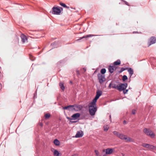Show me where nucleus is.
I'll return each mask as SVG.
<instances>
[{
	"label": "nucleus",
	"mask_w": 156,
	"mask_h": 156,
	"mask_svg": "<svg viewBox=\"0 0 156 156\" xmlns=\"http://www.w3.org/2000/svg\"><path fill=\"white\" fill-rule=\"evenodd\" d=\"M89 112L91 115H94L95 114L97 111V108L96 105V103H94L92 101L90 103L89 105Z\"/></svg>",
	"instance_id": "obj_1"
},
{
	"label": "nucleus",
	"mask_w": 156,
	"mask_h": 156,
	"mask_svg": "<svg viewBox=\"0 0 156 156\" xmlns=\"http://www.w3.org/2000/svg\"><path fill=\"white\" fill-rule=\"evenodd\" d=\"M144 132L147 136L152 138H154L155 136V134L150 129L145 128L143 130Z\"/></svg>",
	"instance_id": "obj_2"
},
{
	"label": "nucleus",
	"mask_w": 156,
	"mask_h": 156,
	"mask_svg": "<svg viewBox=\"0 0 156 156\" xmlns=\"http://www.w3.org/2000/svg\"><path fill=\"white\" fill-rule=\"evenodd\" d=\"M118 137L121 139L125 140L126 141L132 142L133 141L132 139L129 137H127L126 136L122 134L119 133Z\"/></svg>",
	"instance_id": "obj_3"
},
{
	"label": "nucleus",
	"mask_w": 156,
	"mask_h": 156,
	"mask_svg": "<svg viewBox=\"0 0 156 156\" xmlns=\"http://www.w3.org/2000/svg\"><path fill=\"white\" fill-rule=\"evenodd\" d=\"M142 146L149 150H156V147L149 144L143 143L142 144Z\"/></svg>",
	"instance_id": "obj_4"
},
{
	"label": "nucleus",
	"mask_w": 156,
	"mask_h": 156,
	"mask_svg": "<svg viewBox=\"0 0 156 156\" xmlns=\"http://www.w3.org/2000/svg\"><path fill=\"white\" fill-rule=\"evenodd\" d=\"M82 106L80 105H72L71 110H74L76 111H78L81 110L82 108Z\"/></svg>",
	"instance_id": "obj_5"
},
{
	"label": "nucleus",
	"mask_w": 156,
	"mask_h": 156,
	"mask_svg": "<svg viewBox=\"0 0 156 156\" xmlns=\"http://www.w3.org/2000/svg\"><path fill=\"white\" fill-rule=\"evenodd\" d=\"M127 86V84L126 83H120L119 84L118 90L119 91H121L125 90Z\"/></svg>",
	"instance_id": "obj_6"
},
{
	"label": "nucleus",
	"mask_w": 156,
	"mask_h": 156,
	"mask_svg": "<svg viewBox=\"0 0 156 156\" xmlns=\"http://www.w3.org/2000/svg\"><path fill=\"white\" fill-rule=\"evenodd\" d=\"M102 94V92L100 90H98L96 92V95L95 98L93 99L92 101L94 103H96L97 100L98 99L99 97Z\"/></svg>",
	"instance_id": "obj_7"
},
{
	"label": "nucleus",
	"mask_w": 156,
	"mask_h": 156,
	"mask_svg": "<svg viewBox=\"0 0 156 156\" xmlns=\"http://www.w3.org/2000/svg\"><path fill=\"white\" fill-rule=\"evenodd\" d=\"M98 78L99 80V82L101 84L105 81V76L104 75L99 73L98 75Z\"/></svg>",
	"instance_id": "obj_8"
},
{
	"label": "nucleus",
	"mask_w": 156,
	"mask_h": 156,
	"mask_svg": "<svg viewBox=\"0 0 156 156\" xmlns=\"http://www.w3.org/2000/svg\"><path fill=\"white\" fill-rule=\"evenodd\" d=\"M80 115L79 113H76L73 114L71 116L72 119L70 118L69 117H67V118L69 120L72 119H76L80 116Z\"/></svg>",
	"instance_id": "obj_9"
},
{
	"label": "nucleus",
	"mask_w": 156,
	"mask_h": 156,
	"mask_svg": "<svg viewBox=\"0 0 156 156\" xmlns=\"http://www.w3.org/2000/svg\"><path fill=\"white\" fill-rule=\"evenodd\" d=\"M149 42H148V47L151 44H154L156 42V38L155 37H152L149 39Z\"/></svg>",
	"instance_id": "obj_10"
},
{
	"label": "nucleus",
	"mask_w": 156,
	"mask_h": 156,
	"mask_svg": "<svg viewBox=\"0 0 156 156\" xmlns=\"http://www.w3.org/2000/svg\"><path fill=\"white\" fill-rule=\"evenodd\" d=\"M113 151V149L112 148H108L105 150H103V152H105V155L106 154H112Z\"/></svg>",
	"instance_id": "obj_11"
},
{
	"label": "nucleus",
	"mask_w": 156,
	"mask_h": 156,
	"mask_svg": "<svg viewBox=\"0 0 156 156\" xmlns=\"http://www.w3.org/2000/svg\"><path fill=\"white\" fill-rule=\"evenodd\" d=\"M53 11L54 14H59L61 12L60 9L57 7H54L53 8Z\"/></svg>",
	"instance_id": "obj_12"
},
{
	"label": "nucleus",
	"mask_w": 156,
	"mask_h": 156,
	"mask_svg": "<svg viewBox=\"0 0 156 156\" xmlns=\"http://www.w3.org/2000/svg\"><path fill=\"white\" fill-rule=\"evenodd\" d=\"M20 37L21 38L22 41L23 43H24L27 40V38L26 36L23 34H21L20 35Z\"/></svg>",
	"instance_id": "obj_13"
},
{
	"label": "nucleus",
	"mask_w": 156,
	"mask_h": 156,
	"mask_svg": "<svg viewBox=\"0 0 156 156\" xmlns=\"http://www.w3.org/2000/svg\"><path fill=\"white\" fill-rule=\"evenodd\" d=\"M119 85L113 83H110L109 85V87H112L114 89H116L118 90V88L119 87Z\"/></svg>",
	"instance_id": "obj_14"
},
{
	"label": "nucleus",
	"mask_w": 156,
	"mask_h": 156,
	"mask_svg": "<svg viewBox=\"0 0 156 156\" xmlns=\"http://www.w3.org/2000/svg\"><path fill=\"white\" fill-rule=\"evenodd\" d=\"M83 135V133L82 131H78L76 135V137H81Z\"/></svg>",
	"instance_id": "obj_15"
},
{
	"label": "nucleus",
	"mask_w": 156,
	"mask_h": 156,
	"mask_svg": "<svg viewBox=\"0 0 156 156\" xmlns=\"http://www.w3.org/2000/svg\"><path fill=\"white\" fill-rule=\"evenodd\" d=\"M93 36H94V35H92V34H89V35H86V36H83V37H80L79 39H77V40H80L84 38L88 37H92Z\"/></svg>",
	"instance_id": "obj_16"
},
{
	"label": "nucleus",
	"mask_w": 156,
	"mask_h": 156,
	"mask_svg": "<svg viewBox=\"0 0 156 156\" xmlns=\"http://www.w3.org/2000/svg\"><path fill=\"white\" fill-rule=\"evenodd\" d=\"M128 71L130 76L133 74V70L131 68L128 69Z\"/></svg>",
	"instance_id": "obj_17"
},
{
	"label": "nucleus",
	"mask_w": 156,
	"mask_h": 156,
	"mask_svg": "<svg viewBox=\"0 0 156 156\" xmlns=\"http://www.w3.org/2000/svg\"><path fill=\"white\" fill-rule=\"evenodd\" d=\"M108 70L110 73H113L114 71V67L112 66H109L108 68Z\"/></svg>",
	"instance_id": "obj_18"
},
{
	"label": "nucleus",
	"mask_w": 156,
	"mask_h": 156,
	"mask_svg": "<svg viewBox=\"0 0 156 156\" xmlns=\"http://www.w3.org/2000/svg\"><path fill=\"white\" fill-rule=\"evenodd\" d=\"M95 152L96 154V156H105V154H103V153H102V155H99V152L97 150H95Z\"/></svg>",
	"instance_id": "obj_19"
},
{
	"label": "nucleus",
	"mask_w": 156,
	"mask_h": 156,
	"mask_svg": "<svg viewBox=\"0 0 156 156\" xmlns=\"http://www.w3.org/2000/svg\"><path fill=\"white\" fill-rule=\"evenodd\" d=\"M121 63V61L120 60L118 59L116 61L114 62V65H119Z\"/></svg>",
	"instance_id": "obj_20"
},
{
	"label": "nucleus",
	"mask_w": 156,
	"mask_h": 156,
	"mask_svg": "<svg viewBox=\"0 0 156 156\" xmlns=\"http://www.w3.org/2000/svg\"><path fill=\"white\" fill-rule=\"evenodd\" d=\"M59 86H60V87L62 89V90H64L65 89V87L64 86L63 83L62 82H60L59 83Z\"/></svg>",
	"instance_id": "obj_21"
},
{
	"label": "nucleus",
	"mask_w": 156,
	"mask_h": 156,
	"mask_svg": "<svg viewBox=\"0 0 156 156\" xmlns=\"http://www.w3.org/2000/svg\"><path fill=\"white\" fill-rule=\"evenodd\" d=\"M54 144L57 146H58L59 145L60 142L57 139H55L54 141Z\"/></svg>",
	"instance_id": "obj_22"
},
{
	"label": "nucleus",
	"mask_w": 156,
	"mask_h": 156,
	"mask_svg": "<svg viewBox=\"0 0 156 156\" xmlns=\"http://www.w3.org/2000/svg\"><path fill=\"white\" fill-rule=\"evenodd\" d=\"M54 154L55 156H59V153L58 151L55 150L54 152Z\"/></svg>",
	"instance_id": "obj_23"
},
{
	"label": "nucleus",
	"mask_w": 156,
	"mask_h": 156,
	"mask_svg": "<svg viewBox=\"0 0 156 156\" xmlns=\"http://www.w3.org/2000/svg\"><path fill=\"white\" fill-rule=\"evenodd\" d=\"M51 115L49 113H47L45 115L44 117L46 119H48L50 117Z\"/></svg>",
	"instance_id": "obj_24"
},
{
	"label": "nucleus",
	"mask_w": 156,
	"mask_h": 156,
	"mask_svg": "<svg viewBox=\"0 0 156 156\" xmlns=\"http://www.w3.org/2000/svg\"><path fill=\"white\" fill-rule=\"evenodd\" d=\"M106 72V70L105 69L103 68L101 69V74L103 75Z\"/></svg>",
	"instance_id": "obj_25"
},
{
	"label": "nucleus",
	"mask_w": 156,
	"mask_h": 156,
	"mask_svg": "<svg viewBox=\"0 0 156 156\" xmlns=\"http://www.w3.org/2000/svg\"><path fill=\"white\" fill-rule=\"evenodd\" d=\"M103 128H104V131H107L109 128V127L108 126V125H105L104 126Z\"/></svg>",
	"instance_id": "obj_26"
},
{
	"label": "nucleus",
	"mask_w": 156,
	"mask_h": 156,
	"mask_svg": "<svg viewBox=\"0 0 156 156\" xmlns=\"http://www.w3.org/2000/svg\"><path fill=\"white\" fill-rule=\"evenodd\" d=\"M60 5H61L63 7H65V8H69L67 6H66L65 4L63 3H60Z\"/></svg>",
	"instance_id": "obj_27"
},
{
	"label": "nucleus",
	"mask_w": 156,
	"mask_h": 156,
	"mask_svg": "<svg viewBox=\"0 0 156 156\" xmlns=\"http://www.w3.org/2000/svg\"><path fill=\"white\" fill-rule=\"evenodd\" d=\"M113 133L116 136L118 137L119 135V133L116 131H114L113 132Z\"/></svg>",
	"instance_id": "obj_28"
},
{
	"label": "nucleus",
	"mask_w": 156,
	"mask_h": 156,
	"mask_svg": "<svg viewBox=\"0 0 156 156\" xmlns=\"http://www.w3.org/2000/svg\"><path fill=\"white\" fill-rule=\"evenodd\" d=\"M72 105H70L67 106H65L63 108V109H67L69 108H72Z\"/></svg>",
	"instance_id": "obj_29"
},
{
	"label": "nucleus",
	"mask_w": 156,
	"mask_h": 156,
	"mask_svg": "<svg viewBox=\"0 0 156 156\" xmlns=\"http://www.w3.org/2000/svg\"><path fill=\"white\" fill-rule=\"evenodd\" d=\"M30 59L32 61H34L35 59V58L30 54Z\"/></svg>",
	"instance_id": "obj_30"
},
{
	"label": "nucleus",
	"mask_w": 156,
	"mask_h": 156,
	"mask_svg": "<svg viewBox=\"0 0 156 156\" xmlns=\"http://www.w3.org/2000/svg\"><path fill=\"white\" fill-rule=\"evenodd\" d=\"M127 79V77L126 75H124L122 77V80L123 81H125Z\"/></svg>",
	"instance_id": "obj_31"
},
{
	"label": "nucleus",
	"mask_w": 156,
	"mask_h": 156,
	"mask_svg": "<svg viewBox=\"0 0 156 156\" xmlns=\"http://www.w3.org/2000/svg\"><path fill=\"white\" fill-rule=\"evenodd\" d=\"M123 90V92L124 94H126L127 93V92L128 91V90H125V89Z\"/></svg>",
	"instance_id": "obj_32"
},
{
	"label": "nucleus",
	"mask_w": 156,
	"mask_h": 156,
	"mask_svg": "<svg viewBox=\"0 0 156 156\" xmlns=\"http://www.w3.org/2000/svg\"><path fill=\"white\" fill-rule=\"evenodd\" d=\"M136 110L134 109H133L132 111V114L134 115L136 113Z\"/></svg>",
	"instance_id": "obj_33"
},
{
	"label": "nucleus",
	"mask_w": 156,
	"mask_h": 156,
	"mask_svg": "<svg viewBox=\"0 0 156 156\" xmlns=\"http://www.w3.org/2000/svg\"><path fill=\"white\" fill-rule=\"evenodd\" d=\"M125 70V69L124 68H122L121 69V71H123L124 70Z\"/></svg>",
	"instance_id": "obj_34"
},
{
	"label": "nucleus",
	"mask_w": 156,
	"mask_h": 156,
	"mask_svg": "<svg viewBox=\"0 0 156 156\" xmlns=\"http://www.w3.org/2000/svg\"><path fill=\"white\" fill-rule=\"evenodd\" d=\"M30 31V34H31L32 35V32H33V31H32V30H31Z\"/></svg>",
	"instance_id": "obj_35"
},
{
	"label": "nucleus",
	"mask_w": 156,
	"mask_h": 156,
	"mask_svg": "<svg viewBox=\"0 0 156 156\" xmlns=\"http://www.w3.org/2000/svg\"><path fill=\"white\" fill-rule=\"evenodd\" d=\"M2 89V85L0 83V90Z\"/></svg>",
	"instance_id": "obj_36"
},
{
	"label": "nucleus",
	"mask_w": 156,
	"mask_h": 156,
	"mask_svg": "<svg viewBox=\"0 0 156 156\" xmlns=\"http://www.w3.org/2000/svg\"><path fill=\"white\" fill-rule=\"evenodd\" d=\"M77 73L78 74H79V71H76Z\"/></svg>",
	"instance_id": "obj_37"
},
{
	"label": "nucleus",
	"mask_w": 156,
	"mask_h": 156,
	"mask_svg": "<svg viewBox=\"0 0 156 156\" xmlns=\"http://www.w3.org/2000/svg\"><path fill=\"white\" fill-rule=\"evenodd\" d=\"M121 154L122 155V156H124L125 155V154L123 153H122Z\"/></svg>",
	"instance_id": "obj_38"
},
{
	"label": "nucleus",
	"mask_w": 156,
	"mask_h": 156,
	"mask_svg": "<svg viewBox=\"0 0 156 156\" xmlns=\"http://www.w3.org/2000/svg\"><path fill=\"white\" fill-rule=\"evenodd\" d=\"M72 156H77V155L75 154H74V155H73Z\"/></svg>",
	"instance_id": "obj_39"
},
{
	"label": "nucleus",
	"mask_w": 156,
	"mask_h": 156,
	"mask_svg": "<svg viewBox=\"0 0 156 156\" xmlns=\"http://www.w3.org/2000/svg\"><path fill=\"white\" fill-rule=\"evenodd\" d=\"M83 70H84V72H85L86 71V69H84V68L83 69Z\"/></svg>",
	"instance_id": "obj_40"
},
{
	"label": "nucleus",
	"mask_w": 156,
	"mask_h": 156,
	"mask_svg": "<svg viewBox=\"0 0 156 156\" xmlns=\"http://www.w3.org/2000/svg\"><path fill=\"white\" fill-rule=\"evenodd\" d=\"M126 121H125H125H124V122H123V123H126Z\"/></svg>",
	"instance_id": "obj_41"
},
{
	"label": "nucleus",
	"mask_w": 156,
	"mask_h": 156,
	"mask_svg": "<svg viewBox=\"0 0 156 156\" xmlns=\"http://www.w3.org/2000/svg\"><path fill=\"white\" fill-rule=\"evenodd\" d=\"M40 125H41V126H43V124H42V123L41 124H40Z\"/></svg>",
	"instance_id": "obj_42"
},
{
	"label": "nucleus",
	"mask_w": 156,
	"mask_h": 156,
	"mask_svg": "<svg viewBox=\"0 0 156 156\" xmlns=\"http://www.w3.org/2000/svg\"><path fill=\"white\" fill-rule=\"evenodd\" d=\"M30 37H31V38H32V37H31V36H30Z\"/></svg>",
	"instance_id": "obj_43"
}]
</instances>
